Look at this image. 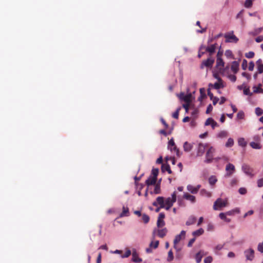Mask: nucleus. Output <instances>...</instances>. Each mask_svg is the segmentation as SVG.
<instances>
[{
    "instance_id": "423d86ee",
    "label": "nucleus",
    "mask_w": 263,
    "mask_h": 263,
    "mask_svg": "<svg viewBox=\"0 0 263 263\" xmlns=\"http://www.w3.org/2000/svg\"><path fill=\"white\" fill-rule=\"evenodd\" d=\"M168 148L171 150L172 152H174L176 153L177 156H179V150L176 146L175 145L174 141L173 138H172L168 142Z\"/></svg>"
},
{
    "instance_id": "f8f14e48",
    "label": "nucleus",
    "mask_w": 263,
    "mask_h": 263,
    "mask_svg": "<svg viewBox=\"0 0 263 263\" xmlns=\"http://www.w3.org/2000/svg\"><path fill=\"white\" fill-rule=\"evenodd\" d=\"M205 148V145L202 143H199L198 145L197 155L198 156H202L204 153Z\"/></svg>"
},
{
    "instance_id": "bb28decb",
    "label": "nucleus",
    "mask_w": 263,
    "mask_h": 263,
    "mask_svg": "<svg viewBox=\"0 0 263 263\" xmlns=\"http://www.w3.org/2000/svg\"><path fill=\"white\" fill-rule=\"evenodd\" d=\"M204 233V230L202 228H200L199 229L194 231L192 233V235L195 237L196 236H199L201 235H202Z\"/></svg>"
},
{
    "instance_id": "f03ea898",
    "label": "nucleus",
    "mask_w": 263,
    "mask_h": 263,
    "mask_svg": "<svg viewBox=\"0 0 263 263\" xmlns=\"http://www.w3.org/2000/svg\"><path fill=\"white\" fill-rule=\"evenodd\" d=\"M215 152V149L211 146L206 153L205 160L204 162L207 163H211L213 159V154Z\"/></svg>"
},
{
    "instance_id": "393cba45",
    "label": "nucleus",
    "mask_w": 263,
    "mask_h": 263,
    "mask_svg": "<svg viewBox=\"0 0 263 263\" xmlns=\"http://www.w3.org/2000/svg\"><path fill=\"white\" fill-rule=\"evenodd\" d=\"M262 85L259 84L258 86H254L253 87L254 93H263V89L261 88Z\"/></svg>"
},
{
    "instance_id": "052dcab7",
    "label": "nucleus",
    "mask_w": 263,
    "mask_h": 263,
    "mask_svg": "<svg viewBox=\"0 0 263 263\" xmlns=\"http://www.w3.org/2000/svg\"><path fill=\"white\" fill-rule=\"evenodd\" d=\"M204 48H205V47L204 46H201L200 47V49H199V53H198V57L199 58H201V56L204 53V52H202L201 51L202 49H204Z\"/></svg>"
},
{
    "instance_id": "f257e3e1",
    "label": "nucleus",
    "mask_w": 263,
    "mask_h": 263,
    "mask_svg": "<svg viewBox=\"0 0 263 263\" xmlns=\"http://www.w3.org/2000/svg\"><path fill=\"white\" fill-rule=\"evenodd\" d=\"M176 201V192H174L172 194L171 197H168L164 199L163 197H158L156 200L153 203V205L155 206L160 205V208H164L166 210H169L173 206L174 203Z\"/></svg>"
},
{
    "instance_id": "864d4df0",
    "label": "nucleus",
    "mask_w": 263,
    "mask_h": 263,
    "mask_svg": "<svg viewBox=\"0 0 263 263\" xmlns=\"http://www.w3.org/2000/svg\"><path fill=\"white\" fill-rule=\"evenodd\" d=\"M238 181L236 178H233L231 181V185L232 186L236 185L237 184Z\"/></svg>"
},
{
    "instance_id": "e2e57ef3",
    "label": "nucleus",
    "mask_w": 263,
    "mask_h": 263,
    "mask_svg": "<svg viewBox=\"0 0 263 263\" xmlns=\"http://www.w3.org/2000/svg\"><path fill=\"white\" fill-rule=\"evenodd\" d=\"M211 100H212L213 105H215L217 103V102H218L219 98L218 97H214L212 99H211Z\"/></svg>"
},
{
    "instance_id": "7ed1b4c3",
    "label": "nucleus",
    "mask_w": 263,
    "mask_h": 263,
    "mask_svg": "<svg viewBox=\"0 0 263 263\" xmlns=\"http://www.w3.org/2000/svg\"><path fill=\"white\" fill-rule=\"evenodd\" d=\"M227 203V201H223L222 199L218 198L215 201L213 209L214 210H217L221 208L226 206Z\"/></svg>"
},
{
    "instance_id": "f704fd0d",
    "label": "nucleus",
    "mask_w": 263,
    "mask_h": 263,
    "mask_svg": "<svg viewBox=\"0 0 263 263\" xmlns=\"http://www.w3.org/2000/svg\"><path fill=\"white\" fill-rule=\"evenodd\" d=\"M217 181L216 178L214 176H211L209 179V183L212 185H214Z\"/></svg>"
},
{
    "instance_id": "4d7b16f0",
    "label": "nucleus",
    "mask_w": 263,
    "mask_h": 263,
    "mask_svg": "<svg viewBox=\"0 0 263 263\" xmlns=\"http://www.w3.org/2000/svg\"><path fill=\"white\" fill-rule=\"evenodd\" d=\"M212 122H213V119L209 118L206 120V121L205 122V126H208V125H211V124L213 123Z\"/></svg>"
},
{
    "instance_id": "603ef678",
    "label": "nucleus",
    "mask_w": 263,
    "mask_h": 263,
    "mask_svg": "<svg viewBox=\"0 0 263 263\" xmlns=\"http://www.w3.org/2000/svg\"><path fill=\"white\" fill-rule=\"evenodd\" d=\"M213 258L211 256H208L204 259V263H211L212 261Z\"/></svg>"
},
{
    "instance_id": "5fc2aeb1",
    "label": "nucleus",
    "mask_w": 263,
    "mask_h": 263,
    "mask_svg": "<svg viewBox=\"0 0 263 263\" xmlns=\"http://www.w3.org/2000/svg\"><path fill=\"white\" fill-rule=\"evenodd\" d=\"M257 186L258 187H261L263 186V178L259 179L257 182Z\"/></svg>"
},
{
    "instance_id": "0e129e2a",
    "label": "nucleus",
    "mask_w": 263,
    "mask_h": 263,
    "mask_svg": "<svg viewBox=\"0 0 263 263\" xmlns=\"http://www.w3.org/2000/svg\"><path fill=\"white\" fill-rule=\"evenodd\" d=\"M255 41L257 43H260L263 41V35H260L255 39Z\"/></svg>"
},
{
    "instance_id": "a19ab883",
    "label": "nucleus",
    "mask_w": 263,
    "mask_h": 263,
    "mask_svg": "<svg viewBox=\"0 0 263 263\" xmlns=\"http://www.w3.org/2000/svg\"><path fill=\"white\" fill-rule=\"evenodd\" d=\"M165 225V222L163 219H158L157 222V226L158 228H161Z\"/></svg>"
},
{
    "instance_id": "37998d69",
    "label": "nucleus",
    "mask_w": 263,
    "mask_h": 263,
    "mask_svg": "<svg viewBox=\"0 0 263 263\" xmlns=\"http://www.w3.org/2000/svg\"><path fill=\"white\" fill-rule=\"evenodd\" d=\"M161 192L160 186L159 184H157L155 185L154 192L155 194H160Z\"/></svg>"
},
{
    "instance_id": "39448f33",
    "label": "nucleus",
    "mask_w": 263,
    "mask_h": 263,
    "mask_svg": "<svg viewBox=\"0 0 263 263\" xmlns=\"http://www.w3.org/2000/svg\"><path fill=\"white\" fill-rule=\"evenodd\" d=\"M226 42H234L237 43L238 39L233 34L232 31L231 33H229L224 35Z\"/></svg>"
},
{
    "instance_id": "1a4fd4ad",
    "label": "nucleus",
    "mask_w": 263,
    "mask_h": 263,
    "mask_svg": "<svg viewBox=\"0 0 263 263\" xmlns=\"http://www.w3.org/2000/svg\"><path fill=\"white\" fill-rule=\"evenodd\" d=\"M245 254L247 259L249 260H252L254 257V251L252 249L245 251Z\"/></svg>"
},
{
    "instance_id": "774afa93",
    "label": "nucleus",
    "mask_w": 263,
    "mask_h": 263,
    "mask_svg": "<svg viewBox=\"0 0 263 263\" xmlns=\"http://www.w3.org/2000/svg\"><path fill=\"white\" fill-rule=\"evenodd\" d=\"M258 72L259 73L263 72V64L258 66Z\"/></svg>"
},
{
    "instance_id": "49530a36",
    "label": "nucleus",
    "mask_w": 263,
    "mask_h": 263,
    "mask_svg": "<svg viewBox=\"0 0 263 263\" xmlns=\"http://www.w3.org/2000/svg\"><path fill=\"white\" fill-rule=\"evenodd\" d=\"M252 6V0H246L245 3V6L246 8H250Z\"/></svg>"
},
{
    "instance_id": "c85d7f7f",
    "label": "nucleus",
    "mask_w": 263,
    "mask_h": 263,
    "mask_svg": "<svg viewBox=\"0 0 263 263\" xmlns=\"http://www.w3.org/2000/svg\"><path fill=\"white\" fill-rule=\"evenodd\" d=\"M161 169L163 172L167 171L168 173V174L172 173V171L171 170L170 166L167 164L165 165L162 164Z\"/></svg>"
},
{
    "instance_id": "58836bf2",
    "label": "nucleus",
    "mask_w": 263,
    "mask_h": 263,
    "mask_svg": "<svg viewBox=\"0 0 263 263\" xmlns=\"http://www.w3.org/2000/svg\"><path fill=\"white\" fill-rule=\"evenodd\" d=\"M142 219L144 223H147L149 221V217L146 214H143L142 215Z\"/></svg>"
},
{
    "instance_id": "680f3d73",
    "label": "nucleus",
    "mask_w": 263,
    "mask_h": 263,
    "mask_svg": "<svg viewBox=\"0 0 263 263\" xmlns=\"http://www.w3.org/2000/svg\"><path fill=\"white\" fill-rule=\"evenodd\" d=\"M257 249L259 252L263 253V243H259L258 244Z\"/></svg>"
},
{
    "instance_id": "a878e982",
    "label": "nucleus",
    "mask_w": 263,
    "mask_h": 263,
    "mask_svg": "<svg viewBox=\"0 0 263 263\" xmlns=\"http://www.w3.org/2000/svg\"><path fill=\"white\" fill-rule=\"evenodd\" d=\"M167 232V230L166 228H164L161 230H158V235L161 238L164 237Z\"/></svg>"
},
{
    "instance_id": "6e6d98bb",
    "label": "nucleus",
    "mask_w": 263,
    "mask_h": 263,
    "mask_svg": "<svg viewBox=\"0 0 263 263\" xmlns=\"http://www.w3.org/2000/svg\"><path fill=\"white\" fill-rule=\"evenodd\" d=\"M239 193L241 195H245L247 193V190L245 187H240L238 191Z\"/></svg>"
},
{
    "instance_id": "338daca9",
    "label": "nucleus",
    "mask_w": 263,
    "mask_h": 263,
    "mask_svg": "<svg viewBox=\"0 0 263 263\" xmlns=\"http://www.w3.org/2000/svg\"><path fill=\"white\" fill-rule=\"evenodd\" d=\"M190 104H184L182 106L185 109L186 112L189 111Z\"/></svg>"
},
{
    "instance_id": "4468645a",
    "label": "nucleus",
    "mask_w": 263,
    "mask_h": 263,
    "mask_svg": "<svg viewBox=\"0 0 263 263\" xmlns=\"http://www.w3.org/2000/svg\"><path fill=\"white\" fill-rule=\"evenodd\" d=\"M209 86H213L216 89H219L224 87L222 84V80L220 78H218V81L216 82L213 85L212 84H210Z\"/></svg>"
},
{
    "instance_id": "72a5a7b5",
    "label": "nucleus",
    "mask_w": 263,
    "mask_h": 263,
    "mask_svg": "<svg viewBox=\"0 0 263 263\" xmlns=\"http://www.w3.org/2000/svg\"><path fill=\"white\" fill-rule=\"evenodd\" d=\"M132 255H133V260L134 261L138 262H140L142 260L141 258H140L138 257L137 254L136 252H133Z\"/></svg>"
},
{
    "instance_id": "cd10ccee",
    "label": "nucleus",
    "mask_w": 263,
    "mask_h": 263,
    "mask_svg": "<svg viewBox=\"0 0 263 263\" xmlns=\"http://www.w3.org/2000/svg\"><path fill=\"white\" fill-rule=\"evenodd\" d=\"M240 212V210L238 208H236V209H235L234 210H231V211H228L226 213H224L226 214V215L227 216H232V215H234V214L235 213H239Z\"/></svg>"
},
{
    "instance_id": "dca6fc26",
    "label": "nucleus",
    "mask_w": 263,
    "mask_h": 263,
    "mask_svg": "<svg viewBox=\"0 0 263 263\" xmlns=\"http://www.w3.org/2000/svg\"><path fill=\"white\" fill-rule=\"evenodd\" d=\"M191 95L189 94L186 95H184L183 93H181L180 96V98L183 100L186 104H190L191 102Z\"/></svg>"
},
{
    "instance_id": "aec40b11",
    "label": "nucleus",
    "mask_w": 263,
    "mask_h": 263,
    "mask_svg": "<svg viewBox=\"0 0 263 263\" xmlns=\"http://www.w3.org/2000/svg\"><path fill=\"white\" fill-rule=\"evenodd\" d=\"M203 255L204 254L202 251H200L196 254L195 259L197 263H200L201 262Z\"/></svg>"
},
{
    "instance_id": "8fccbe9b",
    "label": "nucleus",
    "mask_w": 263,
    "mask_h": 263,
    "mask_svg": "<svg viewBox=\"0 0 263 263\" xmlns=\"http://www.w3.org/2000/svg\"><path fill=\"white\" fill-rule=\"evenodd\" d=\"M255 54L254 53V52L253 51H250L248 53H246V54H245V56L246 58H253Z\"/></svg>"
},
{
    "instance_id": "7c9ffc66",
    "label": "nucleus",
    "mask_w": 263,
    "mask_h": 263,
    "mask_svg": "<svg viewBox=\"0 0 263 263\" xmlns=\"http://www.w3.org/2000/svg\"><path fill=\"white\" fill-rule=\"evenodd\" d=\"M219 217L222 220H224L227 222H230L231 221V219L227 217V215L224 213H221L219 215Z\"/></svg>"
},
{
    "instance_id": "6ab92c4d",
    "label": "nucleus",
    "mask_w": 263,
    "mask_h": 263,
    "mask_svg": "<svg viewBox=\"0 0 263 263\" xmlns=\"http://www.w3.org/2000/svg\"><path fill=\"white\" fill-rule=\"evenodd\" d=\"M239 63L237 61H233L231 65V70L234 73H236L238 70Z\"/></svg>"
},
{
    "instance_id": "c756f323",
    "label": "nucleus",
    "mask_w": 263,
    "mask_h": 263,
    "mask_svg": "<svg viewBox=\"0 0 263 263\" xmlns=\"http://www.w3.org/2000/svg\"><path fill=\"white\" fill-rule=\"evenodd\" d=\"M192 146L191 144L187 142H184L183 144V149L185 152H190L192 149Z\"/></svg>"
},
{
    "instance_id": "b1692460",
    "label": "nucleus",
    "mask_w": 263,
    "mask_h": 263,
    "mask_svg": "<svg viewBox=\"0 0 263 263\" xmlns=\"http://www.w3.org/2000/svg\"><path fill=\"white\" fill-rule=\"evenodd\" d=\"M196 221V218L194 216H190L188 220L186 222V226H190L195 223Z\"/></svg>"
},
{
    "instance_id": "0eeeda50",
    "label": "nucleus",
    "mask_w": 263,
    "mask_h": 263,
    "mask_svg": "<svg viewBox=\"0 0 263 263\" xmlns=\"http://www.w3.org/2000/svg\"><path fill=\"white\" fill-rule=\"evenodd\" d=\"M185 231L184 230H182L181 233L179 234L176 236L174 240V247L176 249H177L176 245L179 242V241L181 240L182 238H184L185 235Z\"/></svg>"
},
{
    "instance_id": "a18cd8bd",
    "label": "nucleus",
    "mask_w": 263,
    "mask_h": 263,
    "mask_svg": "<svg viewBox=\"0 0 263 263\" xmlns=\"http://www.w3.org/2000/svg\"><path fill=\"white\" fill-rule=\"evenodd\" d=\"M255 114L258 116H261L263 114V110L261 108L257 107L255 108Z\"/></svg>"
},
{
    "instance_id": "f3484780",
    "label": "nucleus",
    "mask_w": 263,
    "mask_h": 263,
    "mask_svg": "<svg viewBox=\"0 0 263 263\" xmlns=\"http://www.w3.org/2000/svg\"><path fill=\"white\" fill-rule=\"evenodd\" d=\"M157 178L152 176H150L146 180L145 183L147 185H154L156 184Z\"/></svg>"
},
{
    "instance_id": "9b49d317",
    "label": "nucleus",
    "mask_w": 263,
    "mask_h": 263,
    "mask_svg": "<svg viewBox=\"0 0 263 263\" xmlns=\"http://www.w3.org/2000/svg\"><path fill=\"white\" fill-rule=\"evenodd\" d=\"M200 187V185H197L196 186H194L189 184L187 186V190L192 194H196L198 193Z\"/></svg>"
},
{
    "instance_id": "ea45409f",
    "label": "nucleus",
    "mask_w": 263,
    "mask_h": 263,
    "mask_svg": "<svg viewBox=\"0 0 263 263\" xmlns=\"http://www.w3.org/2000/svg\"><path fill=\"white\" fill-rule=\"evenodd\" d=\"M228 132L226 131H221L218 135V137L219 138H226L228 136Z\"/></svg>"
},
{
    "instance_id": "412c9836",
    "label": "nucleus",
    "mask_w": 263,
    "mask_h": 263,
    "mask_svg": "<svg viewBox=\"0 0 263 263\" xmlns=\"http://www.w3.org/2000/svg\"><path fill=\"white\" fill-rule=\"evenodd\" d=\"M204 49H205L206 51L209 52L210 53V54L211 55V54L215 52L216 46L214 44L211 45V46L208 47H205Z\"/></svg>"
},
{
    "instance_id": "4be33fe9",
    "label": "nucleus",
    "mask_w": 263,
    "mask_h": 263,
    "mask_svg": "<svg viewBox=\"0 0 263 263\" xmlns=\"http://www.w3.org/2000/svg\"><path fill=\"white\" fill-rule=\"evenodd\" d=\"M129 216V209L127 207L123 206L122 212L120 214V217H125Z\"/></svg>"
},
{
    "instance_id": "6e6552de",
    "label": "nucleus",
    "mask_w": 263,
    "mask_h": 263,
    "mask_svg": "<svg viewBox=\"0 0 263 263\" xmlns=\"http://www.w3.org/2000/svg\"><path fill=\"white\" fill-rule=\"evenodd\" d=\"M214 62V60L211 58H208L206 60H204L202 62L201 65V68H203L204 66L206 67H211Z\"/></svg>"
},
{
    "instance_id": "2eb2a0df",
    "label": "nucleus",
    "mask_w": 263,
    "mask_h": 263,
    "mask_svg": "<svg viewBox=\"0 0 263 263\" xmlns=\"http://www.w3.org/2000/svg\"><path fill=\"white\" fill-rule=\"evenodd\" d=\"M159 243V242L158 240H157L155 242L152 241L151 242V243L149 244V248H147L146 249V252L148 253H151L152 251L151 248H153L154 249L157 248L158 247Z\"/></svg>"
},
{
    "instance_id": "2f4dec72",
    "label": "nucleus",
    "mask_w": 263,
    "mask_h": 263,
    "mask_svg": "<svg viewBox=\"0 0 263 263\" xmlns=\"http://www.w3.org/2000/svg\"><path fill=\"white\" fill-rule=\"evenodd\" d=\"M238 143L239 145L242 147H245L247 145V142L243 138H240L238 139Z\"/></svg>"
},
{
    "instance_id": "09e8293b",
    "label": "nucleus",
    "mask_w": 263,
    "mask_h": 263,
    "mask_svg": "<svg viewBox=\"0 0 263 263\" xmlns=\"http://www.w3.org/2000/svg\"><path fill=\"white\" fill-rule=\"evenodd\" d=\"M180 110V108H178L176 111L175 112H174L173 114V117L175 119H177L179 117V110Z\"/></svg>"
},
{
    "instance_id": "c9c22d12",
    "label": "nucleus",
    "mask_w": 263,
    "mask_h": 263,
    "mask_svg": "<svg viewBox=\"0 0 263 263\" xmlns=\"http://www.w3.org/2000/svg\"><path fill=\"white\" fill-rule=\"evenodd\" d=\"M174 259V255L172 250H170L168 252V256L167 258V261H171Z\"/></svg>"
},
{
    "instance_id": "3c124183",
    "label": "nucleus",
    "mask_w": 263,
    "mask_h": 263,
    "mask_svg": "<svg viewBox=\"0 0 263 263\" xmlns=\"http://www.w3.org/2000/svg\"><path fill=\"white\" fill-rule=\"evenodd\" d=\"M244 113L243 111H240L238 112L237 115V118L238 119H242L244 117Z\"/></svg>"
},
{
    "instance_id": "4c0bfd02",
    "label": "nucleus",
    "mask_w": 263,
    "mask_h": 263,
    "mask_svg": "<svg viewBox=\"0 0 263 263\" xmlns=\"http://www.w3.org/2000/svg\"><path fill=\"white\" fill-rule=\"evenodd\" d=\"M200 96L199 97L198 100L199 101H202L203 99H204L206 97V95L204 93V88H200Z\"/></svg>"
},
{
    "instance_id": "13d9d810",
    "label": "nucleus",
    "mask_w": 263,
    "mask_h": 263,
    "mask_svg": "<svg viewBox=\"0 0 263 263\" xmlns=\"http://www.w3.org/2000/svg\"><path fill=\"white\" fill-rule=\"evenodd\" d=\"M247 61L245 59H244L242 61V65H241V66H242V68L243 69V70H246L247 67Z\"/></svg>"
},
{
    "instance_id": "de8ad7c7",
    "label": "nucleus",
    "mask_w": 263,
    "mask_h": 263,
    "mask_svg": "<svg viewBox=\"0 0 263 263\" xmlns=\"http://www.w3.org/2000/svg\"><path fill=\"white\" fill-rule=\"evenodd\" d=\"M243 93L245 95H248V96H251L253 94L252 92H251L250 91V89L249 88H246L245 87L243 89Z\"/></svg>"
},
{
    "instance_id": "e433bc0d",
    "label": "nucleus",
    "mask_w": 263,
    "mask_h": 263,
    "mask_svg": "<svg viewBox=\"0 0 263 263\" xmlns=\"http://www.w3.org/2000/svg\"><path fill=\"white\" fill-rule=\"evenodd\" d=\"M234 145V140L232 138H230L228 139L227 143H226V146L228 147H232Z\"/></svg>"
},
{
    "instance_id": "ddd939ff",
    "label": "nucleus",
    "mask_w": 263,
    "mask_h": 263,
    "mask_svg": "<svg viewBox=\"0 0 263 263\" xmlns=\"http://www.w3.org/2000/svg\"><path fill=\"white\" fill-rule=\"evenodd\" d=\"M183 198L190 201L192 203H195L196 202V197L188 193H184Z\"/></svg>"
},
{
    "instance_id": "9d476101",
    "label": "nucleus",
    "mask_w": 263,
    "mask_h": 263,
    "mask_svg": "<svg viewBox=\"0 0 263 263\" xmlns=\"http://www.w3.org/2000/svg\"><path fill=\"white\" fill-rule=\"evenodd\" d=\"M226 170L227 172V176H230L232 175L235 171V166L231 163H228L226 167Z\"/></svg>"
},
{
    "instance_id": "c03bdc74",
    "label": "nucleus",
    "mask_w": 263,
    "mask_h": 263,
    "mask_svg": "<svg viewBox=\"0 0 263 263\" xmlns=\"http://www.w3.org/2000/svg\"><path fill=\"white\" fill-rule=\"evenodd\" d=\"M200 192L202 195H205L208 197H211V193L204 189L201 190Z\"/></svg>"
},
{
    "instance_id": "a211bd4d",
    "label": "nucleus",
    "mask_w": 263,
    "mask_h": 263,
    "mask_svg": "<svg viewBox=\"0 0 263 263\" xmlns=\"http://www.w3.org/2000/svg\"><path fill=\"white\" fill-rule=\"evenodd\" d=\"M224 65V62H223L222 58H217L216 60V67L220 70L223 69Z\"/></svg>"
},
{
    "instance_id": "20e7f679",
    "label": "nucleus",
    "mask_w": 263,
    "mask_h": 263,
    "mask_svg": "<svg viewBox=\"0 0 263 263\" xmlns=\"http://www.w3.org/2000/svg\"><path fill=\"white\" fill-rule=\"evenodd\" d=\"M242 170L247 175L250 176L251 178H253L254 176L253 174V169L251 168L249 165L243 164L242 165Z\"/></svg>"
},
{
    "instance_id": "69168bd1",
    "label": "nucleus",
    "mask_w": 263,
    "mask_h": 263,
    "mask_svg": "<svg viewBox=\"0 0 263 263\" xmlns=\"http://www.w3.org/2000/svg\"><path fill=\"white\" fill-rule=\"evenodd\" d=\"M212 109H213V107H212V105L209 104L207 107V109L206 110V113L209 114L210 112H211L212 111Z\"/></svg>"
},
{
    "instance_id": "473e14b6",
    "label": "nucleus",
    "mask_w": 263,
    "mask_h": 263,
    "mask_svg": "<svg viewBox=\"0 0 263 263\" xmlns=\"http://www.w3.org/2000/svg\"><path fill=\"white\" fill-rule=\"evenodd\" d=\"M250 145L254 149H260L261 148V146L259 143L255 142H251Z\"/></svg>"
},
{
    "instance_id": "5701e85b",
    "label": "nucleus",
    "mask_w": 263,
    "mask_h": 263,
    "mask_svg": "<svg viewBox=\"0 0 263 263\" xmlns=\"http://www.w3.org/2000/svg\"><path fill=\"white\" fill-rule=\"evenodd\" d=\"M263 30V28H258L255 29L253 31L249 32V34L253 35V36H256L257 34H259Z\"/></svg>"
},
{
    "instance_id": "79ce46f5",
    "label": "nucleus",
    "mask_w": 263,
    "mask_h": 263,
    "mask_svg": "<svg viewBox=\"0 0 263 263\" xmlns=\"http://www.w3.org/2000/svg\"><path fill=\"white\" fill-rule=\"evenodd\" d=\"M159 170L158 168H153L152 171V175L154 177L157 178L158 175Z\"/></svg>"
},
{
    "instance_id": "bf43d9fd",
    "label": "nucleus",
    "mask_w": 263,
    "mask_h": 263,
    "mask_svg": "<svg viewBox=\"0 0 263 263\" xmlns=\"http://www.w3.org/2000/svg\"><path fill=\"white\" fill-rule=\"evenodd\" d=\"M254 67V63L253 62H250L249 64L248 69L250 71H253Z\"/></svg>"
}]
</instances>
